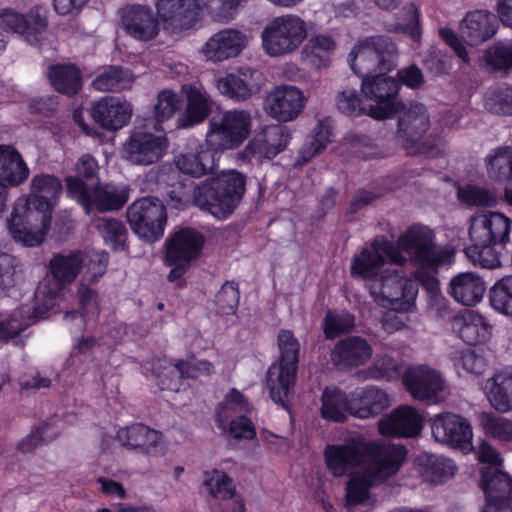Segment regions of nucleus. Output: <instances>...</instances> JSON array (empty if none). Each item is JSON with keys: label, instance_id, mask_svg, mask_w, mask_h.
Listing matches in <instances>:
<instances>
[{"label": "nucleus", "instance_id": "obj_5", "mask_svg": "<svg viewBox=\"0 0 512 512\" xmlns=\"http://www.w3.org/2000/svg\"><path fill=\"white\" fill-rule=\"evenodd\" d=\"M246 177L235 170H223L193 188V202L218 219H226L245 194Z\"/></svg>", "mask_w": 512, "mask_h": 512}, {"label": "nucleus", "instance_id": "obj_39", "mask_svg": "<svg viewBox=\"0 0 512 512\" xmlns=\"http://www.w3.org/2000/svg\"><path fill=\"white\" fill-rule=\"evenodd\" d=\"M335 39L326 34L312 36L302 50L304 60L316 69L327 68L336 50Z\"/></svg>", "mask_w": 512, "mask_h": 512}, {"label": "nucleus", "instance_id": "obj_29", "mask_svg": "<svg viewBox=\"0 0 512 512\" xmlns=\"http://www.w3.org/2000/svg\"><path fill=\"white\" fill-rule=\"evenodd\" d=\"M391 406L389 394L375 386L358 387L350 393V415L370 419Z\"/></svg>", "mask_w": 512, "mask_h": 512}, {"label": "nucleus", "instance_id": "obj_59", "mask_svg": "<svg viewBox=\"0 0 512 512\" xmlns=\"http://www.w3.org/2000/svg\"><path fill=\"white\" fill-rule=\"evenodd\" d=\"M480 421L487 435L499 440H509L511 438L512 424L504 417L492 413H482Z\"/></svg>", "mask_w": 512, "mask_h": 512}, {"label": "nucleus", "instance_id": "obj_30", "mask_svg": "<svg viewBox=\"0 0 512 512\" xmlns=\"http://www.w3.org/2000/svg\"><path fill=\"white\" fill-rule=\"evenodd\" d=\"M214 372V366L208 360L191 358L187 361H178L158 376V385L162 390L178 392L182 389V380L209 376Z\"/></svg>", "mask_w": 512, "mask_h": 512}, {"label": "nucleus", "instance_id": "obj_33", "mask_svg": "<svg viewBox=\"0 0 512 512\" xmlns=\"http://www.w3.org/2000/svg\"><path fill=\"white\" fill-rule=\"evenodd\" d=\"M132 116L130 103L119 97H104L92 107V117L107 130H119L128 124Z\"/></svg>", "mask_w": 512, "mask_h": 512}, {"label": "nucleus", "instance_id": "obj_34", "mask_svg": "<svg viewBox=\"0 0 512 512\" xmlns=\"http://www.w3.org/2000/svg\"><path fill=\"white\" fill-rule=\"evenodd\" d=\"M373 349L363 338L350 336L340 340L331 352V360L339 369H351L366 364Z\"/></svg>", "mask_w": 512, "mask_h": 512}, {"label": "nucleus", "instance_id": "obj_23", "mask_svg": "<svg viewBox=\"0 0 512 512\" xmlns=\"http://www.w3.org/2000/svg\"><path fill=\"white\" fill-rule=\"evenodd\" d=\"M116 439L124 448L148 457H161L167 451L162 433L140 423L121 427Z\"/></svg>", "mask_w": 512, "mask_h": 512}, {"label": "nucleus", "instance_id": "obj_50", "mask_svg": "<svg viewBox=\"0 0 512 512\" xmlns=\"http://www.w3.org/2000/svg\"><path fill=\"white\" fill-rule=\"evenodd\" d=\"M96 228L107 245L114 250L124 248L127 229L121 220L103 217L98 220Z\"/></svg>", "mask_w": 512, "mask_h": 512}, {"label": "nucleus", "instance_id": "obj_51", "mask_svg": "<svg viewBox=\"0 0 512 512\" xmlns=\"http://www.w3.org/2000/svg\"><path fill=\"white\" fill-rule=\"evenodd\" d=\"M203 485L214 498L230 499L235 493L232 479L225 472L217 469L204 473Z\"/></svg>", "mask_w": 512, "mask_h": 512}, {"label": "nucleus", "instance_id": "obj_2", "mask_svg": "<svg viewBox=\"0 0 512 512\" xmlns=\"http://www.w3.org/2000/svg\"><path fill=\"white\" fill-rule=\"evenodd\" d=\"M407 457L401 444L350 437L342 444L328 445L324 450L325 464L334 477L349 472L346 485L348 505L371 506V489L396 475Z\"/></svg>", "mask_w": 512, "mask_h": 512}, {"label": "nucleus", "instance_id": "obj_57", "mask_svg": "<svg viewBox=\"0 0 512 512\" xmlns=\"http://www.w3.org/2000/svg\"><path fill=\"white\" fill-rule=\"evenodd\" d=\"M280 352L279 363L298 366L300 344L298 339L289 330H281L277 337Z\"/></svg>", "mask_w": 512, "mask_h": 512}, {"label": "nucleus", "instance_id": "obj_26", "mask_svg": "<svg viewBox=\"0 0 512 512\" xmlns=\"http://www.w3.org/2000/svg\"><path fill=\"white\" fill-rule=\"evenodd\" d=\"M423 417L414 407L402 405L393 409L378 422L382 436L393 438H412L422 430Z\"/></svg>", "mask_w": 512, "mask_h": 512}, {"label": "nucleus", "instance_id": "obj_62", "mask_svg": "<svg viewBox=\"0 0 512 512\" xmlns=\"http://www.w3.org/2000/svg\"><path fill=\"white\" fill-rule=\"evenodd\" d=\"M373 300L380 306L385 308H390V311L386 312L381 320L382 328L387 333H393L396 331L401 330L406 326L407 317L404 316V313L412 312L415 309V303L413 304V307L410 310H403L400 307H398V304L395 305H382L378 301H376L374 298ZM416 299L414 300V302Z\"/></svg>", "mask_w": 512, "mask_h": 512}, {"label": "nucleus", "instance_id": "obj_52", "mask_svg": "<svg viewBox=\"0 0 512 512\" xmlns=\"http://www.w3.org/2000/svg\"><path fill=\"white\" fill-rule=\"evenodd\" d=\"M451 360L455 369L461 374V370L473 374L480 375L486 367L485 359L476 354L471 349L457 350L451 353Z\"/></svg>", "mask_w": 512, "mask_h": 512}, {"label": "nucleus", "instance_id": "obj_45", "mask_svg": "<svg viewBox=\"0 0 512 512\" xmlns=\"http://www.w3.org/2000/svg\"><path fill=\"white\" fill-rule=\"evenodd\" d=\"M512 387V373L509 371L500 372L494 375L486 383L488 399L491 405L500 412H507L511 409L509 391Z\"/></svg>", "mask_w": 512, "mask_h": 512}, {"label": "nucleus", "instance_id": "obj_27", "mask_svg": "<svg viewBox=\"0 0 512 512\" xmlns=\"http://www.w3.org/2000/svg\"><path fill=\"white\" fill-rule=\"evenodd\" d=\"M247 35L238 29L226 28L213 34L202 46L206 60L218 63L237 57L247 46Z\"/></svg>", "mask_w": 512, "mask_h": 512}, {"label": "nucleus", "instance_id": "obj_41", "mask_svg": "<svg viewBox=\"0 0 512 512\" xmlns=\"http://www.w3.org/2000/svg\"><path fill=\"white\" fill-rule=\"evenodd\" d=\"M419 472L426 482L440 484L456 472L453 460L439 455H423L418 458Z\"/></svg>", "mask_w": 512, "mask_h": 512}, {"label": "nucleus", "instance_id": "obj_12", "mask_svg": "<svg viewBox=\"0 0 512 512\" xmlns=\"http://www.w3.org/2000/svg\"><path fill=\"white\" fill-rule=\"evenodd\" d=\"M290 139L289 128L279 124L266 125L238 151L236 159L243 164L253 162L262 164L283 152L287 148Z\"/></svg>", "mask_w": 512, "mask_h": 512}, {"label": "nucleus", "instance_id": "obj_11", "mask_svg": "<svg viewBox=\"0 0 512 512\" xmlns=\"http://www.w3.org/2000/svg\"><path fill=\"white\" fill-rule=\"evenodd\" d=\"M396 137L408 154H424L433 157L438 154L437 145L430 146L423 137L430 127L427 108L421 103L402 104Z\"/></svg>", "mask_w": 512, "mask_h": 512}, {"label": "nucleus", "instance_id": "obj_15", "mask_svg": "<svg viewBox=\"0 0 512 512\" xmlns=\"http://www.w3.org/2000/svg\"><path fill=\"white\" fill-rule=\"evenodd\" d=\"M250 404L244 395L231 389L216 410L217 426L235 439L251 440L256 436L252 421L244 413L249 412Z\"/></svg>", "mask_w": 512, "mask_h": 512}, {"label": "nucleus", "instance_id": "obj_1", "mask_svg": "<svg viewBox=\"0 0 512 512\" xmlns=\"http://www.w3.org/2000/svg\"><path fill=\"white\" fill-rule=\"evenodd\" d=\"M455 250L436 243L434 230L413 224L396 242L376 237L354 255L350 272L353 277L368 279L370 295L382 305L398 304L410 310L418 294V285L431 295L439 292L438 269L454 262Z\"/></svg>", "mask_w": 512, "mask_h": 512}, {"label": "nucleus", "instance_id": "obj_36", "mask_svg": "<svg viewBox=\"0 0 512 512\" xmlns=\"http://www.w3.org/2000/svg\"><path fill=\"white\" fill-rule=\"evenodd\" d=\"M487 286L482 277L474 272H462L454 276L448 285L449 295L459 304L472 307L480 303Z\"/></svg>", "mask_w": 512, "mask_h": 512}, {"label": "nucleus", "instance_id": "obj_16", "mask_svg": "<svg viewBox=\"0 0 512 512\" xmlns=\"http://www.w3.org/2000/svg\"><path fill=\"white\" fill-rule=\"evenodd\" d=\"M119 28L138 42L155 40L163 28L157 11L146 4H127L117 12Z\"/></svg>", "mask_w": 512, "mask_h": 512}, {"label": "nucleus", "instance_id": "obj_19", "mask_svg": "<svg viewBox=\"0 0 512 512\" xmlns=\"http://www.w3.org/2000/svg\"><path fill=\"white\" fill-rule=\"evenodd\" d=\"M169 140L165 135L134 131L124 143L123 157L136 165H151L162 159L168 151Z\"/></svg>", "mask_w": 512, "mask_h": 512}, {"label": "nucleus", "instance_id": "obj_61", "mask_svg": "<svg viewBox=\"0 0 512 512\" xmlns=\"http://www.w3.org/2000/svg\"><path fill=\"white\" fill-rule=\"evenodd\" d=\"M458 199L467 206L489 207L495 203V197L486 189L466 185L458 189Z\"/></svg>", "mask_w": 512, "mask_h": 512}, {"label": "nucleus", "instance_id": "obj_4", "mask_svg": "<svg viewBox=\"0 0 512 512\" xmlns=\"http://www.w3.org/2000/svg\"><path fill=\"white\" fill-rule=\"evenodd\" d=\"M62 193V183L53 175H35L29 195L19 197L7 219L12 238L27 247L40 245L51 226V212Z\"/></svg>", "mask_w": 512, "mask_h": 512}, {"label": "nucleus", "instance_id": "obj_10", "mask_svg": "<svg viewBox=\"0 0 512 512\" xmlns=\"http://www.w3.org/2000/svg\"><path fill=\"white\" fill-rule=\"evenodd\" d=\"M307 36V27L302 18L286 14L270 21L261 33L262 47L271 57L291 54L299 48Z\"/></svg>", "mask_w": 512, "mask_h": 512}, {"label": "nucleus", "instance_id": "obj_56", "mask_svg": "<svg viewBox=\"0 0 512 512\" xmlns=\"http://www.w3.org/2000/svg\"><path fill=\"white\" fill-rule=\"evenodd\" d=\"M181 106L179 95L170 89H164L157 95V102L154 105V117L157 122H164L174 116Z\"/></svg>", "mask_w": 512, "mask_h": 512}, {"label": "nucleus", "instance_id": "obj_21", "mask_svg": "<svg viewBox=\"0 0 512 512\" xmlns=\"http://www.w3.org/2000/svg\"><path fill=\"white\" fill-rule=\"evenodd\" d=\"M203 0H155L163 29L178 34L191 29L198 18Z\"/></svg>", "mask_w": 512, "mask_h": 512}, {"label": "nucleus", "instance_id": "obj_25", "mask_svg": "<svg viewBox=\"0 0 512 512\" xmlns=\"http://www.w3.org/2000/svg\"><path fill=\"white\" fill-rule=\"evenodd\" d=\"M220 155L206 143L189 141L184 150L174 157L176 168L183 174L200 178L207 175L215 166L216 156Z\"/></svg>", "mask_w": 512, "mask_h": 512}, {"label": "nucleus", "instance_id": "obj_64", "mask_svg": "<svg viewBox=\"0 0 512 512\" xmlns=\"http://www.w3.org/2000/svg\"><path fill=\"white\" fill-rule=\"evenodd\" d=\"M240 293L234 282H226L217 294V303L226 313L233 312L238 306Z\"/></svg>", "mask_w": 512, "mask_h": 512}, {"label": "nucleus", "instance_id": "obj_8", "mask_svg": "<svg viewBox=\"0 0 512 512\" xmlns=\"http://www.w3.org/2000/svg\"><path fill=\"white\" fill-rule=\"evenodd\" d=\"M480 462L491 466L481 470V487L486 497L484 512L502 510L510 505L512 482L508 473L503 472L500 454L488 443L483 442L477 452Z\"/></svg>", "mask_w": 512, "mask_h": 512}, {"label": "nucleus", "instance_id": "obj_13", "mask_svg": "<svg viewBox=\"0 0 512 512\" xmlns=\"http://www.w3.org/2000/svg\"><path fill=\"white\" fill-rule=\"evenodd\" d=\"M127 221L139 238L157 241L163 236L167 222L165 206L155 197L140 198L128 207Z\"/></svg>", "mask_w": 512, "mask_h": 512}, {"label": "nucleus", "instance_id": "obj_58", "mask_svg": "<svg viewBox=\"0 0 512 512\" xmlns=\"http://www.w3.org/2000/svg\"><path fill=\"white\" fill-rule=\"evenodd\" d=\"M511 98V89L508 85L495 87L487 93L485 107L495 114H510Z\"/></svg>", "mask_w": 512, "mask_h": 512}, {"label": "nucleus", "instance_id": "obj_32", "mask_svg": "<svg viewBox=\"0 0 512 512\" xmlns=\"http://www.w3.org/2000/svg\"><path fill=\"white\" fill-rule=\"evenodd\" d=\"M3 27L21 35L31 45H38L44 39L47 19L31 11L27 17L13 10H4L0 14Z\"/></svg>", "mask_w": 512, "mask_h": 512}, {"label": "nucleus", "instance_id": "obj_3", "mask_svg": "<svg viewBox=\"0 0 512 512\" xmlns=\"http://www.w3.org/2000/svg\"><path fill=\"white\" fill-rule=\"evenodd\" d=\"M107 266L108 254L105 251L74 250L59 253L49 263V269L55 281V289L40 287L36 292V296L37 298L41 296L44 298L46 310H50L56 305L61 306L63 301L60 295L61 288L72 283L80 271L84 269L82 283L78 290L81 312L67 311L64 315V320L67 323L70 321L76 322L75 326L81 328L85 320L98 314L96 294L84 282H96L105 274Z\"/></svg>", "mask_w": 512, "mask_h": 512}, {"label": "nucleus", "instance_id": "obj_22", "mask_svg": "<svg viewBox=\"0 0 512 512\" xmlns=\"http://www.w3.org/2000/svg\"><path fill=\"white\" fill-rule=\"evenodd\" d=\"M399 82L384 73H374L362 78L361 90L366 99L373 101V109L385 110L382 119L392 118L400 112L402 103L397 100Z\"/></svg>", "mask_w": 512, "mask_h": 512}, {"label": "nucleus", "instance_id": "obj_9", "mask_svg": "<svg viewBox=\"0 0 512 512\" xmlns=\"http://www.w3.org/2000/svg\"><path fill=\"white\" fill-rule=\"evenodd\" d=\"M67 194L75 199L90 214L93 209L99 212L121 209L129 199V188L126 185L97 184L88 187L77 177L66 178Z\"/></svg>", "mask_w": 512, "mask_h": 512}, {"label": "nucleus", "instance_id": "obj_18", "mask_svg": "<svg viewBox=\"0 0 512 512\" xmlns=\"http://www.w3.org/2000/svg\"><path fill=\"white\" fill-rule=\"evenodd\" d=\"M306 97L294 85H278L264 99L263 109L273 120L281 123L292 122L302 113Z\"/></svg>", "mask_w": 512, "mask_h": 512}, {"label": "nucleus", "instance_id": "obj_17", "mask_svg": "<svg viewBox=\"0 0 512 512\" xmlns=\"http://www.w3.org/2000/svg\"><path fill=\"white\" fill-rule=\"evenodd\" d=\"M402 380L411 397L421 402L438 404L445 401L448 395L442 375L427 365L408 367Z\"/></svg>", "mask_w": 512, "mask_h": 512}, {"label": "nucleus", "instance_id": "obj_60", "mask_svg": "<svg viewBox=\"0 0 512 512\" xmlns=\"http://www.w3.org/2000/svg\"><path fill=\"white\" fill-rule=\"evenodd\" d=\"M484 61L493 71L507 70L512 66V46L495 44L486 50Z\"/></svg>", "mask_w": 512, "mask_h": 512}, {"label": "nucleus", "instance_id": "obj_42", "mask_svg": "<svg viewBox=\"0 0 512 512\" xmlns=\"http://www.w3.org/2000/svg\"><path fill=\"white\" fill-rule=\"evenodd\" d=\"M47 76L55 90L65 95L73 96L81 88V72L73 64L51 65Z\"/></svg>", "mask_w": 512, "mask_h": 512}, {"label": "nucleus", "instance_id": "obj_38", "mask_svg": "<svg viewBox=\"0 0 512 512\" xmlns=\"http://www.w3.org/2000/svg\"><path fill=\"white\" fill-rule=\"evenodd\" d=\"M30 171L21 154L10 145H0V186H18Z\"/></svg>", "mask_w": 512, "mask_h": 512}, {"label": "nucleus", "instance_id": "obj_14", "mask_svg": "<svg viewBox=\"0 0 512 512\" xmlns=\"http://www.w3.org/2000/svg\"><path fill=\"white\" fill-rule=\"evenodd\" d=\"M204 246L203 235L192 228H182L170 236L166 245L165 259L171 270L168 280L180 279L198 258Z\"/></svg>", "mask_w": 512, "mask_h": 512}, {"label": "nucleus", "instance_id": "obj_44", "mask_svg": "<svg viewBox=\"0 0 512 512\" xmlns=\"http://www.w3.org/2000/svg\"><path fill=\"white\" fill-rule=\"evenodd\" d=\"M336 107L342 114L351 116L365 114L374 119L382 120V117L387 115L385 110L373 109V104L363 103L355 89H345L338 93Z\"/></svg>", "mask_w": 512, "mask_h": 512}, {"label": "nucleus", "instance_id": "obj_40", "mask_svg": "<svg viewBox=\"0 0 512 512\" xmlns=\"http://www.w3.org/2000/svg\"><path fill=\"white\" fill-rule=\"evenodd\" d=\"M320 415L330 422H344L350 415V395L336 387L325 388L321 396Z\"/></svg>", "mask_w": 512, "mask_h": 512}, {"label": "nucleus", "instance_id": "obj_6", "mask_svg": "<svg viewBox=\"0 0 512 512\" xmlns=\"http://www.w3.org/2000/svg\"><path fill=\"white\" fill-rule=\"evenodd\" d=\"M252 127L250 111L240 108L225 110L209 120L206 143L219 154L236 150L249 138Z\"/></svg>", "mask_w": 512, "mask_h": 512}, {"label": "nucleus", "instance_id": "obj_46", "mask_svg": "<svg viewBox=\"0 0 512 512\" xmlns=\"http://www.w3.org/2000/svg\"><path fill=\"white\" fill-rule=\"evenodd\" d=\"M133 82L134 76L129 69L111 66L99 74L92 85L101 92H119L129 88Z\"/></svg>", "mask_w": 512, "mask_h": 512}, {"label": "nucleus", "instance_id": "obj_35", "mask_svg": "<svg viewBox=\"0 0 512 512\" xmlns=\"http://www.w3.org/2000/svg\"><path fill=\"white\" fill-rule=\"evenodd\" d=\"M462 39L470 46H479L492 38L497 31L495 16L485 10L466 14L459 25Z\"/></svg>", "mask_w": 512, "mask_h": 512}, {"label": "nucleus", "instance_id": "obj_28", "mask_svg": "<svg viewBox=\"0 0 512 512\" xmlns=\"http://www.w3.org/2000/svg\"><path fill=\"white\" fill-rule=\"evenodd\" d=\"M298 366L274 362L266 373V387L271 399L287 411L294 395Z\"/></svg>", "mask_w": 512, "mask_h": 512}, {"label": "nucleus", "instance_id": "obj_53", "mask_svg": "<svg viewBox=\"0 0 512 512\" xmlns=\"http://www.w3.org/2000/svg\"><path fill=\"white\" fill-rule=\"evenodd\" d=\"M494 245H469L465 248V254L474 265L494 269L501 266V255L495 250Z\"/></svg>", "mask_w": 512, "mask_h": 512}, {"label": "nucleus", "instance_id": "obj_37", "mask_svg": "<svg viewBox=\"0 0 512 512\" xmlns=\"http://www.w3.org/2000/svg\"><path fill=\"white\" fill-rule=\"evenodd\" d=\"M453 328L468 345L485 343L492 335V326L487 319L472 310L456 317L453 321Z\"/></svg>", "mask_w": 512, "mask_h": 512}, {"label": "nucleus", "instance_id": "obj_31", "mask_svg": "<svg viewBox=\"0 0 512 512\" xmlns=\"http://www.w3.org/2000/svg\"><path fill=\"white\" fill-rule=\"evenodd\" d=\"M181 91L186 98V108L177 119V127L190 128L202 123L212 108L210 95L200 83L184 84Z\"/></svg>", "mask_w": 512, "mask_h": 512}, {"label": "nucleus", "instance_id": "obj_24", "mask_svg": "<svg viewBox=\"0 0 512 512\" xmlns=\"http://www.w3.org/2000/svg\"><path fill=\"white\" fill-rule=\"evenodd\" d=\"M510 219L499 212H479L470 218L471 245L509 242Z\"/></svg>", "mask_w": 512, "mask_h": 512}, {"label": "nucleus", "instance_id": "obj_55", "mask_svg": "<svg viewBox=\"0 0 512 512\" xmlns=\"http://www.w3.org/2000/svg\"><path fill=\"white\" fill-rule=\"evenodd\" d=\"M355 326V317L347 312H328L324 321V334L328 339H334L342 333L350 332Z\"/></svg>", "mask_w": 512, "mask_h": 512}, {"label": "nucleus", "instance_id": "obj_54", "mask_svg": "<svg viewBox=\"0 0 512 512\" xmlns=\"http://www.w3.org/2000/svg\"><path fill=\"white\" fill-rule=\"evenodd\" d=\"M490 303L493 309L509 315L512 303V278L507 276L496 282L491 288Z\"/></svg>", "mask_w": 512, "mask_h": 512}, {"label": "nucleus", "instance_id": "obj_20", "mask_svg": "<svg viewBox=\"0 0 512 512\" xmlns=\"http://www.w3.org/2000/svg\"><path fill=\"white\" fill-rule=\"evenodd\" d=\"M430 426L437 442L462 451L472 450V427L463 416L451 412L439 413L431 418Z\"/></svg>", "mask_w": 512, "mask_h": 512}, {"label": "nucleus", "instance_id": "obj_49", "mask_svg": "<svg viewBox=\"0 0 512 512\" xmlns=\"http://www.w3.org/2000/svg\"><path fill=\"white\" fill-rule=\"evenodd\" d=\"M332 130L329 125L324 122H318L307 137L305 144L299 152L297 164L307 163L316 154L323 151L328 143L331 142Z\"/></svg>", "mask_w": 512, "mask_h": 512}, {"label": "nucleus", "instance_id": "obj_43", "mask_svg": "<svg viewBox=\"0 0 512 512\" xmlns=\"http://www.w3.org/2000/svg\"><path fill=\"white\" fill-rule=\"evenodd\" d=\"M47 311L44 304L35 310V314H31L30 308L26 306L20 307L10 315L9 319L0 322V339L9 340L17 337L33 324L37 317L44 315Z\"/></svg>", "mask_w": 512, "mask_h": 512}, {"label": "nucleus", "instance_id": "obj_7", "mask_svg": "<svg viewBox=\"0 0 512 512\" xmlns=\"http://www.w3.org/2000/svg\"><path fill=\"white\" fill-rule=\"evenodd\" d=\"M397 47L387 36L376 35L356 42L348 55L355 74L364 78L373 73H386L396 66Z\"/></svg>", "mask_w": 512, "mask_h": 512}, {"label": "nucleus", "instance_id": "obj_47", "mask_svg": "<svg viewBox=\"0 0 512 512\" xmlns=\"http://www.w3.org/2000/svg\"><path fill=\"white\" fill-rule=\"evenodd\" d=\"M215 86L222 95L237 102L249 99L256 91L254 86L246 80L245 73H231L220 77Z\"/></svg>", "mask_w": 512, "mask_h": 512}, {"label": "nucleus", "instance_id": "obj_48", "mask_svg": "<svg viewBox=\"0 0 512 512\" xmlns=\"http://www.w3.org/2000/svg\"><path fill=\"white\" fill-rule=\"evenodd\" d=\"M487 174L495 182L508 181L512 175V149L508 146L495 149L486 159Z\"/></svg>", "mask_w": 512, "mask_h": 512}, {"label": "nucleus", "instance_id": "obj_63", "mask_svg": "<svg viewBox=\"0 0 512 512\" xmlns=\"http://www.w3.org/2000/svg\"><path fill=\"white\" fill-rule=\"evenodd\" d=\"M405 22L395 25V31L407 33L414 42L419 43L421 39V29L419 26V12L415 4L410 3L404 7Z\"/></svg>", "mask_w": 512, "mask_h": 512}]
</instances>
